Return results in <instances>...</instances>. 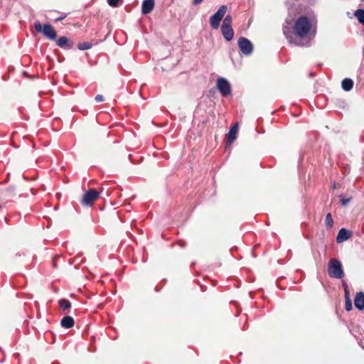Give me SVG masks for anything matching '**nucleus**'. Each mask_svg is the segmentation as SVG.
Wrapping results in <instances>:
<instances>
[{"label":"nucleus","instance_id":"15","mask_svg":"<svg viewBox=\"0 0 364 364\" xmlns=\"http://www.w3.org/2000/svg\"><path fill=\"white\" fill-rule=\"evenodd\" d=\"M57 45L62 48H71L73 46L68 43V39L65 36H62L57 41Z\"/></svg>","mask_w":364,"mask_h":364},{"label":"nucleus","instance_id":"11","mask_svg":"<svg viewBox=\"0 0 364 364\" xmlns=\"http://www.w3.org/2000/svg\"><path fill=\"white\" fill-rule=\"evenodd\" d=\"M238 130V123L235 124L230 129L227 136V145H231L235 140Z\"/></svg>","mask_w":364,"mask_h":364},{"label":"nucleus","instance_id":"7","mask_svg":"<svg viewBox=\"0 0 364 364\" xmlns=\"http://www.w3.org/2000/svg\"><path fill=\"white\" fill-rule=\"evenodd\" d=\"M240 51L245 55H250L253 51V46L250 40L245 37H240L237 41Z\"/></svg>","mask_w":364,"mask_h":364},{"label":"nucleus","instance_id":"28","mask_svg":"<svg viewBox=\"0 0 364 364\" xmlns=\"http://www.w3.org/2000/svg\"><path fill=\"white\" fill-rule=\"evenodd\" d=\"M342 286L343 287V289H348V285L346 283V282L344 281V280L342 281Z\"/></svg>","mask_w":364,"mask_h":364},{"label":"nucleus","instance_id":"8","mask_svg":"<svg viewBox=\"0 0 364 364\" xmlns=\"http://www.w3.org/2000/svg\"><path fill=\"white\" fill-rule=\"evenodd\" d=\"M354 305L359 311L364 309V293L357 292L354 299Z\"/></svg>","mask_w":364,"mask_h":364},{"label":"nucleus","instance_id":"5","mask_svg":"<svg viewBox=\"0 0 364 364\" xmlns=\"http://www.w3.org/2000/svg\"><path fill=\"white\" fill-rule=\"evenodd\" d=\"M217 89L220 95L226 97L231 95L232 89L230 83L224 77H218L216 83Z\"/></svg>","mask_w":364,"mask_h":364},{"label":"nucleus","instance_id":"12","mask_svg":"<svg viewBox=\"0 0 364 364\" xmlns=\"http://www.w3.org/2000/svg\"><path fill=\"white\" fill-rule=\"evenodd\" d=\"M221 32L226 41H230L233 38L234 31L232 27L221 26Z\"/></svg>","mask_w":364,"mask_h":364},{"label":"nucleus","instance_id":"17","mask_svg":"<svg viewBox=\"0 0 364 364\" xmlns=\"http://www.w3.org/2000/svg\"><path fill=\"white\" fill-rule=\"evenodd\" d=\"M58 304H59L60 307L63 310H66V309L70 308V306H71V303L65 299H60L58 301Z\"/></svg>","mask_w":364,"mask_h":364},{"label":"nucleus","instance_id":"23","mask_svg":"<svg viewBox=\"0 0 364 364\" xmlns=\"http://www.w3.org/2000/svg\"><path fill=\"white\" fill-rule=\"evenodd\" d=\"M67 16H68L67 14L62 13V14H60V16H59L58 17H57L55 19V22L60 21L63 20L64 18H65L67 17Z\"/></svg>","mask_w":364,"mask_h":364},{"label":"nucleus","instance_id":"1","mask_svg":"<svg viewBox=\"0 0 364 364\" xmlns=\"http://www.w3.org/2000/svg\"><path fill=\"white\" fill-rule=\"evenodd\" d=\"M311 24L309 18L306 16H301L298 18L293 26V33L294 36L291 35L289 28L284 27L283 33L290 43H293L299 46H309V41H305V38L308 36L311 30Z\"/></svg>","mask_w":364,"mask_h":364},{"label":"nucleus","instance_id":"9","mask_svg":"<svg viewBox=\"0 0 364 364\" xmlns=\"http://www.w3.org/2000/svg\"><path fill=\"white\" fill-rule=\"evenodd\" d=\"M351 237V232L346 230V228H341L337 235L336 242L338 243H341Z\"/></svg>","mask_w":364,"mask_h":364},{"label":"nucleus","instance_id":"10","mask_svg":"<svg viewBox=\"0 0 364 364\" xmlns=\"http://www.w3.org/2000/svg\"><path fill=\"white\" fill-rule=\"evenodd\" d=\"M154 7V0H144L141 4L142 14H150Z\"/></svg>","mask_w":364,"mask_h":364},{"label":"nucleus","instance_id":"16","mask_svg":"<svg viewBox=\"0 0 364 364\" xmlns=\"http://www.w3.org/2000/svg\"><path fill=\"white\" fill-rule=\"evenodd\" d=\"M354 15L359 23L364 24V9H360L356 10Z\"/></svg>","mask_w":364,"mask_h":364},{"label":"nucleus","instance_id":"27","mask_svg":"<svg viewBox=\"0 0 364 364\" xmlns=\"http://www.w3.org/2000/svg\"><path fill=\"white\" fill-rule=\"evenodd\" d=\"M203 0H193V4L196 6L203 2Z\"/></svg>","mask_w":364,"mask_h":364},{"label":"nucleus","instance_id":"13","mask_svg":"<svg viewBox=\"0 0 364 364\" xmlns=\"http://www.w3.org/2000/svg\"><path fill=\"white\" fill-rule=\"evenodd\" d=\"M60 324L65 328H70L74 326L75 321L73 317L65 316L61 319Z\"/></svg>","mask_w":364,"mask_h":364},{"label":"nucleus","instance_id":"6","mask_svg":"<svg viewBox=\"0 0 364 364\" xmlns=\"http://www.w3.org/2000/svg\"><path fill=\"white\" fill-rule=\"evenodd\" d=\"M100 196L99 192L95 189H89L83 195L81 203L84 206H91L95 200Z\"/></svg>","mask_w":364,"mask_h":364},{"label":"nucleus","instance_id":"18","mask_svg":"<svg viewBox=\"0 0 364 364\" xmlns=\"http://www.w3.org/2000/svg\"><path fill=\"white\" fill-rule=\"evenodd\" d=\"M325 223H326V226L328 229L332 228V226L333 225V220L332 219V216H331V213H328L326 215Z\"/></svg>","mask_w":364,"mask_h":364},{"label":"nucleus","instance_id":"14","mask_svg":"<svg viewBox=\"0 0 364 364\" xmlns=\"http://www.w3.org/2000/svg\"><path fill=\"white\" fill-rule=\"evenodd\" d=\"M341 87L343 90L348 92L353 87V81L350 78H345L342 80Z\"/></svg>","mask_w":364,"mask_h":364},{"label":"nucleus","instance_id":"4","mask_svg":"<svg viewBox=\"0 0 364 364\" xmlns=\"http://www.w3.org/2000/svg\"><path fill=\"white\" fill-rule=\"evenodd\" d=\"M228 7L225 5H222L219 7L218 10L210 17V25L213 29H218L220 23Z\"/></svg>","mask_w":364,"mask_h":364},{"label":"nucleus","instance_id":"22","mask_svg":"<svg viewBox=\"0 0 364 364\" xmlns=\"http://www.w3.org/2000/svg\"><path fill=\"white\" fill-rule=\"evenodd\" d=\"M345 309L347 311H350L353 309L352 301L350 299H345Z\"/></svg>","mask_w":364,"mask_h":364},{"label":"nucleus","instance_id":"24","mask_svg":"<svg viewBox=\"0 0 364 364\" xmlns=\"http://www.w3.org/2000/svg\"><path fill=\"white\" fill-rule=\"evenodd\" d=\"M344 297H345V299H350V294L349 289H344Z\"/></svg>","mask_w":364,"mask_h":364},{"label":"nucleus","instance_id":"19","mask_svg":"<svg viewBox=\"0 0 364 364\" xmlns=\"http://www.w3.org/2000/svg\"><path fill=\"white\" fill-rule=\"evenodd\" d=\"M232 16L230 15H227L225 17L221 26L232 27Z\"/></svg>","mask_w":364,"mask_h":364},{"label":"nucleus","instance_id":"3","mask_svg":"<svg viewBox=\"0 0 364 364\" xmlns=\"http://www.w3.org/2000/svg\"><path fill=\"white\" fill-rule=\"evenodd\" d=\"M34 27L37 32L43 33L50 40H55L57 36L54 28L49 23H46L42 26L40 21H36L34 23Z\"/></svg>","mask_w":364,"mask_h":364},{"label":"nucleus","instance_id":"2","mask_svg":"<svg viewBox=\"0 0 364 364\" xmlns=\"http://www.w3.org/2000/svg\"><path fill=\"white\" fill-rule=\"evenodd\" d=\"M328 274L331 278L342 279L344 277L341 262L337 259H331L328 263Z\"/></svg>","mask_w":364,"mask_h":364},{"label":"nucleus","instance_id":"25","mask_svg":"<svg viewBox=\"0 0 364 364\" xmlns=\"http://www.w3.org/2000/svg\"><path fill=\"white\" fill-rule=\"evenodd\" d=\"M95 99L97 102L104 101V97L102 95H97Z\"/></svg>","mask_w":364,"mask_h":364},{"label":"nucleus","instance_id":"21","mask_svg":"<svg viewBox=\"0 0 364 364\" xmlns=\"http://www.w3.org/2000/svg\"><path fill=\"white\" fill-rule=\"evenodd\" d=\"M107 4L112 7H117L122 0H107Z\"/></svg>","mask_w":364,"mask_h":364},{"label":"nucleus","instance_id":"29","mask_svg":"<svg viewBox=\"0 0 364 364\" xmlns=\"http://www.w3.org/2000/svg\"><path fill=\"white\" fill-rule=\"evenodd\" d=\"M14 188H12V187H10L9 188L6 189V192L8 193V194L9 195H12L13 192H14Z\"/></svg>","mask_w":364,"mask_h":364},{"label":"nucleus","instance_id":"30","mask_svg":"<svg viewBox=\"0 0 364 364\" xmlns=\"http://www.w3.org/2000/svg\"><path fill=\"white\" fill-rule=\"evenodd\" d=\"M171 2H173L175 0H171Z\"/></svg>","mask_w":364,"mask_h":364},{"label":"nucleus","instance_id":"26","mask_svg":"<svg viewBox=\"0 0 364 364\" xmlns=\"http://www.w3.org/2000/svg\"><path fill=\"white\" fill-rule=\"evenodd\" d=\"M349 200V199H342L341 200V203L343 205H346L348 203Z\"/></svg>","mask_w":364,"mask_h":364},{"label":"nucleus","instance_id":"20","mask_svg":"<svg viewBox=\"0 0 364 364\" xmlns=\"http://www.w3.org/2000/svg\"><path fill=\"white\" fill-rule=\"evenodd\" d=\"M77 48L81 50H88L92 48V43L88 42L80 43Z\"/></svg>","mask_w":364,"mask_h":364}]
</instances>
